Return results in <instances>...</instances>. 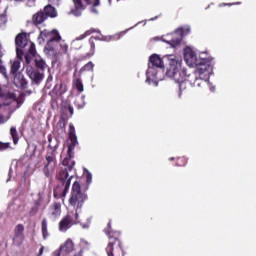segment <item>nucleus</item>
Returning a JSON list of instances; mask_svg holds the SVG:
<instances>
[{"label":"nucleus","instance_id":"nucleus-1","mask_svg":"<svg viewBox=\"0 0 256 256\" xmlns=\"http://www.w3.org/2000/svg\"><path fill=\"white\" fill-rule=\"evenodd\" d=\"M184 59L187 62L190 61L191 65H195L197 69L188 74L187 69H183L182 73L185 75V80L179 83L180 93H183L187 89V85L191 87H203L205 81L209 79V75L213 73V65L209 58H198L193 52L186 53Z\"/></svg>","mask_w":256,"mask_h":256},{"label":"nucleus","instance_id":"nucleus-2","mask_svg":"<svg viewBox=\"0 0 256 256\" xmlns=\"http://www.w3.org/2000/svg\"><path fill=\"white\" fill-rule=\"evenodd\" d=\"M87 199V193L81 190V184L75 181L72 185L71 196L69 198V205L75 208V212H68L62 217L58 224V231L60 233H67L71 227L81 223V220H79V211L83 209V205H85Z\"/></svg>","mask_w":256,"mask_h":256},{"label":"nucleus","instance_id":"nucleus-3","mask_svg":"<svg viewBox=\"0 0 256 256\" xmlns=\"http://www.w3.org/2000/svg\"><path fill=\"white\" fill-rule=\"evenodd\" d=\"M106 233L109 235V243L106 247L107 256H123V247L118 237L111 236V220L107 224Z\"/></svg>","mask_w":256,"mask_h":256},{"label":"nucleus","instance_id":"nucleus-4","mask_svg":"<svg viewBox=\"0 0 256 256\" xmlns=\"http://www.w3.org/2000/svg\"><path fill=\"white\" fill-rule=\"evenodd\" d=\"M163 59L157 54H153L149 57L148 69L146 74L148 77H157L155 69H163Z\"/></svg>","mask_w":256,"mask_h":256},{"label":"nucleus","instance_id":"nucleus-5","mask_svg":"<svg viewBox=\"0 0 256 256\" xmlns=\"http://www.w3.org/2000/svg\"><path fill=\"white\" fill-rule=\"evenodd\" d=\"M15 45H16V55L18 59H23V55H25V47L29 45V39L27 38V32H22L16 35L15 37Z\"/></svg>","mask_w":256,"mask_h":256},{"label":"nucleus","instance_id":"nucleus-6","mask_svg":"<svg viewBox=\"0 0 256 256\" xmlns=\"http://www.w3.org/2000/svg\"><path fill=\"white\" fill-rule=\"evenodd\" d=\"M168 61L169 67L166 71V75L167 77H170L171 79H175L177 81V79H179L177 75L179 71H181V61L177 60L173 55H170L168 57Z\"/></svg>","mask_w":256,"mask_h":256},{"label":"nucleus","instance_id":"nucleus-7","mask_svg":"<svg viewBox=\"0 0 256 256\" xmlns=\"http://www.w3.org/2000/svg\"><path fill=\"white\" fill-rule=\"evenodd\" d=\"M26 73H27L28 77L31 79L32 83H34V85H40L41 81H43V79H45L44 72H41L31 66L27 67Z\"/></svg>","mask_w":256,"mask_h":256},{"label":"nucleus","instance_id":"nucleus-8","mask_svg":"<svg viewBox=\"0 0 256 256\" xmlns=\"http://www.w3.org/2000/svg\"><path fill=\"white\" fill-rule=\"evenodd\" d=\"M47 164L44 166L43 173L45 177L48 179L53 177V172L55 171V167L57 165V161L53 154L46 156Z\"/></svg>","mask_w":256,"mask_h":256},{"label":"nucleus","instance_id":"nucleus-9","mask_svg":"<svg viewBox=\"0 0 256 256\" xmlns=\"http://www.w3.org/2000/svg\"><path fill=\"white\" fill-rule=\"evenodd\" d=\"M25 232V226L23 224H17L14 228V236L12 238V241L14 245H17V247L23 245V241L25 239V236L23 233Z\"/></svg>","mask_w":256,"mask_h":256},{"label":"nucleus","instance_id":"nucleus-10","mask_svg":"<svg viewBox=\"0 0 256 256\" xmlns=\"http://www.w3.org/2000/svg\"><path fill=\"white\" fill-rule=\"evenodd\" d=\"M59 41H61V34H59L57 29H53L45 46L46 51L54 53L55 48L53 47V43H59Z\"/></svg>","mask_w":256,"mask_h":256},{"label":"nucleus","instance_id":"nucleus-11","mask_svg":"<svg viewBox=\"0 0 256 256\" xmlns=\"http://www.w3.org/2000/svg\"><path fill=\"white\" fill-rule=\"evenodd\" d=\"M71 186L69 185V182H66L65 184H61L54 188L53 195L55 199H63L67 196V193H69V188Z\"/></svg>","mask_w":256,"mask_h":256},{"label":"nucleus","instance_id":"nucleus-12","mask_svg":"<svg viewBox=\"0 0 256 256\" xmlns=\"http://www.w3.org/2000/svg\"><path fill=\"white\" fill-rule=\"evenodd\" d=\"M72 3L74 8L71 9L70 14L74 15V17H81L87 6L83 3V0H72Z\"/></svg>","mask_w":256,"mask_h":256},{"label":"nucleus","instance_id":"nucleus-13","mask_svg":"<svg viewBox=\"0 0 256 256\" xmlns=\"http://www.w3.org/2000/svg\"><path fill=\"white\" fill-rule=\"evenodd\" d=\"M65 93H67V85L60 82L54 86L49 95H51L52 99H59V97L65 95Z\"/></svg>","mask_w":256,"mask_h":256},{"label":"nucleus","instance_id":"nucleus-14","mask_svg":"<svg viewBox=\"0 0 256 256\" xmlns=\"http://www.w3.org/2000/svg\"><path fill=\"white\" fill-rule=\"evenodd\" d=\"M48 216L52 219L61 217V202H53L48 208Z\"/></svg>","mask_w":256,"mask_h":256},{"label":"nucleus","instance_id":"nucleus-15","mask_svg":"<svg viewBox=\"0 0 256 256\" xmlns=\"http://www.w3.org/2000/svg\"><path fill=\"white\" fill-rule=\"evenodd\" d=\"M61 251L64 253L65 256L69 255V253H73L75 251V243L71 238H68L64 244L60 246Z\"/></svg>","mask_w":256,"mask_h":256},{"label":"nucleus","instance_id":"nucleus-16","mask_svg":"<svg viewBox=\"0 0 256 256\" xmlns=\"http://www.w3.org/2000/svg\"><path fill=\"white\" fill-rule=\"evenodd\" d=\"M14 85L18 89H27V80L25 79V76L21 73H18L14 76Z\"/></svg>","mask_w":256,"mask_h":256},{"label":"nucleus","instance_id":"nucleus-17","mask_svg":"<svg viewBox=\"0 0 256 256\" xmlns=\"http://www.w3.org/2000/svg\"><path fill=\"white\" fill-rule=\"evenodd\" d=\"M71 179H73V176L69 177V170L67 168L60 170L58 174V180L61 184L65 185V183H69L71 186Z\"/></svg>","mask_w":256,"mask_h":256},{"label":"nucleus","instance_id":"nucleus-18","mask_svg":"<svg viewBox=\"0 0 256 256\" xmlns=\"http://www.w3.org/2000/svg\"><path fill=\"white\" fill-rule=\"evenodd\" d=\"M47 21V15L43 10L38 11L32 16V23L35 25H41L42 23H45Z\"/></svg>","mask_w":256,"mask_h":256},{"label":"nucleus","instance_id":"nucleus-19","mask_svg":"<svg viewBox=\"0 0 256 256\" xmlns=\"http://www.w3.org/2000/svg\"><path fill=\"white\" fill-rule=\"evenodd\" d=\"M2 105L4 107H9L13 101H16V96L15 93L13 92H8L3 96V99L0 100Z\"/></svg>","mask_w":256,"mask_h":256},{"label":"nucleus","instance_id":"nucleus-20","mask_svg":"<svg viewBox=\"0 0 256 256\" xmlns=\"http://www.w3.org/2000/svg\"><path fill=\"white\" fill-rule=\"evenodd\" d=\"M42 11L44 12V15H46L47 19H49V17L51 19H55V17H57V9L51 4L46 5Z\"/></svg>","mask_w":256,"mask_h":256},{"label":"nucleus","instance_id":"nucleus-21","mask_svg":"<svg viewBox=\"0 0 256 256\" xmlns=\"http://www.w3.org/2000/svg\"><path fill=\"white\" fill-rule=\"evenodd\" d=\"M37 71H40L42 73H45V69H47V63H45V60L41 58L35 59V68Z\"/></svg>","mask_w":256,"mask_h":256},{"label":"nucleus","instance_id":"nucleus-22","mask_svg":"<svg viewBox=\"0 0 256 256\" xmlns=\"http://www.w3.org/2000/svg\"><path fill=\"white\" fill-rule=\"evenodd\" d=\"M21 61H23V58L22 59L18 58V60H14L12 62L11 69H10L11 75H14V76L17 75V71H19V69H21Z\"/></svg>","mask_w":256,"mask_h":256},{"label":"nucleus","instance_id":"nucleus-23","mask_svg":"<svg viewBox=\"0 0 256 256\" xmlns=\"http://www.w3.org/2000/svg\"><path fill=\"white\" fill-rule=\"evenodd\" d=\"M85 5H90L92 7V13H99L95 7H99L101 5V0H84Z\"/></svg>","mask_w":256,"mask_h":256},{"label":"nucleus","instance_id":"nucleus-24","mask_svg":"<svg viewBox=\"0 0 256 256\" xmlns=\"http://www.w3.org/2000/svg\"><path fill=\"white\" fill-rule=\"evenodd\" d=\"M62 165H64L68 171H72L73 167H75V161H73L72 158L66 157L62 161Z\"/></svg>","mask_w":256,"mask_h":256},{"label":"nucleus","instance_id":"nucleus-25","mask_svg":"<svg viewBox=\"0 0 256 256\" xmlns=\"http://www.w3.org/2000/svg\"><path fill=\"white\" fill-rule=\"evenodd\" d=\"M41 231H42V237L44 240L49 237V229L47 228V219L44 218L41 222Z\"/></svg>","mask_w":256,"mask_h":256},{"label":"nucleus","instance_id":"nucleus-26","mask_svg":"<svg viewBox=\"0 0 256 256\" xmlns=\"http://www.w3.org/2000/svg\"><path fill=\"white\" fill-rule=\"evenodd\" d=\"M68 135H69L70 142L78 143L77 134H75V126H73V124L69 125Z\"/></svg>","mask_w":256,"mask_h":256},{"label":"nucleus","instance_id":"nucleus-27","mask_svg":"<svg viewBox=\"0 0 256 256\" xmlns=\"http://www.w3.org/2000/svg\"><path fill=\"white\" fill-rule=\"evenodd\" d=\"M79 142H70V144L68 145V150H67V155L68 158L73 159V157H75V147H77Z\"/></svg>","mask_w":256,"mask_h":256},{"label":"nucleus","instance_id":"nucleus-28","mask_svg":"<svg viewBox=\"0 0 256 256\" xmlns=\"http://www.w3.org/2000/svg\"><path fill=\"white\" fill-rule=\"evenodd\" d=\"M74 87L78 93H83V91H85V86L83 85V80H81V78H76L74 80Z\"/></svg>","mask_w":256,"mask_h":256},{"label":"nucleus","instance_id":"nucleus-29","mask_svg":"<svg viewBox=\"0 0 256 256\" xmlns=\"http://www.w3.org/2000/svg\"><path fill=\"white\" fill-rule=\"evenodd\" d=\"M10 135L13 139L14 145H17V143H19V133L17 132V128L15 126L10 128Z\"/></svg>","mask_w":256,"mask_h":256},{"label":"nucleus","instance_id":"nucleus-30","mask_svg":"<svg viewBox=\"0 0 256 256\" xmlns=\"http://www.w3.org/2000/svg\"><path fill=\"white\" fill-rule=\"evenodd\" d=\"M90 50L86 53V57H93L95 55V38L89 39Z\"/></svg>","mask_w":256,"mask_h":256},{"label":"nucleus","instance_id":"nucleus-31","mask_svg":"<svg viewBox=\"0 0 256 256\" xmlns=\"http://www.w3.org/2000/svg\"><path fill=\"white\" fill-rule=\"evenodd\" d=\"M39 207H41V202L37 200L35 201L34 206L29 211L30 217H35V215L39 213Z\"/></svg>","mask_w":256,"mask_h":256},{"label":"nucleus","instance_id":"nucleus-32","mask_svg":"<svg viewBox=\"0 0 256 256\" xmlns=\"http://www.w3.org/2000/svg\"><path fill=\"white\" fill-rule=\"evenodd\" d=\"M93 33H97V30L95 28H90L89 30H86L83 34H81L79 37H77V41H83L85 37H89L90 35H93Z\"/></svg>","mask_w":256,"mask_h":256},{"label":"nucleus","instance_id":"nucleus-33","mask_svg":"<svg viewBox=\"0 0 256 256\" xmlns=\"http://www.w3.org/2000/svg\"><path fill=\"white\" fill-rule=\"evenodd\" d=\"M166 43L171 47H177L181 45V38H172L170 40H167Z\"/></svg>","mask_w":256,"mask_h":256},{"label":"nucleus","instance_id":"nucleus-34","mask_svg":"<svg viewBox=\"0 0 256 256\" xmlns=\"http://www.w3.org/2000/svg\"><path fill=\"white\" fill-rule=\"evenodd\" d=\"M93 67H95V64L90 61L80 69V73H85V71H93Z\"/></svg>","mask_w":256,"mask_h":256},{"label":"nucleus","instance_id":"nucleus-35","mask_svg":"<svg viewBox=\"0 0 256 256\" xmlns=\"http://www.w3.org/2000/svg\"><path fill=\"white\" fill-rule=\"evenodd\" d=\"M176 165L177 167H185L187 165V158L185 157H178L176 159Z\"/></svg>","mask_w":256,"mask_h":256},{"label":"nucleus","instance_id":"nucleus-36","mask_svg":"<svg viewBox=\"0 0 256 256\" xmlns=\"http://www.w3.org/2000/svg\"><path fill=\"white\" fill-rule=\"evenodd\" d=\"M85 179H86V190L89 189V185H91V182L93 181V175L91 174V172H89V170H86V174H85Z\"/></svg>","mask_w":256,"mask_h":256},{"label":"nucleus","instance_id":"nucleus-37","mask_svg":"<svg viewBox=\"0 0 256 256\" xmlns=\"http://www.w3.org/2000/svg\"><path fill=\"white\" fill-rule=\"evenodd\" d=\"M39 37H40V39H43V40H45V39H50V37H51V31H49V30H47V29L42 30V31L40 32V34H39Z\"/></svg>","mask_w":256,"mask_h":256},{"label":"nucleus","instance_id":"nucleus-38","mask_svg":"<svg viewBox=\"0 0 256 256\" xmlns=\"http://www.w3.org/2000/svg\"><path fill=\"white\" fill-rule=\"evenodd\" d=\"M29 48H28V54L31 55V57H35L37 55V50L35 49V43L29 42Z\"/></svg>","mask_w":256,"mask_h":256},{"label":"nucleus","instance_id":"nucleus-39","mask_svg":"<svg viewBox=\"0 0 256 256\" xmlns=\"http://www.w3.org/2000/svg\"><path fill=\"white\" fill-rule=\"evenodd\" d=\"M77 109H83L85 107V97L79 98L75 101Z\"/></svg>","mask_w":256,"mask_h":256},{"label":"nucleus","instance_id":"nucleus-40","mask_svg":"<svg viewBox=\"0 0 256 256\" xmlns=\"http://www.w3.org/2000/svg\"><path fill=\"white\" fill-rule=\"evenodd\" d=\"M11 147V144L9 142H0V151H7Z\"/></svg>","mask_w":256,"mask_h":256},{"label":"nucleus","instance_id":"nucleus-41","mask_svg":"<svg viewBox=\"0 0 256 256\" xmlns=\"http://www.w3.org/2000/svg\"><path fill=\"white\" fill-rule=\"evenodd\" d=\"M60 50L63 52V53H67V51H69V46L65 43H62L60 44Z\"/></svg>","mask_w":256,"mask_h":256},{"label":"nucleus","instance_id":"nucleus-42","mask_svg":"<svg viewBox=\"0 0 256 256\" xmlns=\"http://www.w3.org/2000/svg\"><path fill=\"white\" fill-rule=\"evenodd\" d=\"M179 31H180L181 35H187L191 31V28H189V27L180 28Z\"/></svg>","mask_w":256,"mask_h":256},{"label":"nucleus","instance_id":"nucleus-43","mask_svg":"<svg viewBox=\"0 0 256 256\" xmlns=\"http://www.w3.org/2000/svg\"><path fill=\"white\" fill-rule=\"evenodd\" d=\"M52 256H65V253L61 251V248H59L52 253Z\"/></svg>","mask_w":256,"mask_h":256},{"label":"nucleus","instance_id":"nucleus-44","mask_svg":"<svg viewBox=\"0 0 256 256\" xmlns=\"http://www.w3.org/2000/svg\"><path fill=\"white\" fill-rule=\"evenodd\" d=\"M231 5H241V2H236V3H232V4H226V3H222L219 5V7H231Z\"/></svg>","mask_w":256,"mask_h":256},{"label":"nucleus","instance_id":"nucleus-45","mask_svg":"<svg viewBox=\"0 0 256 256\" xmlns=\"http://www.w3.org/2000/svg\"><path fill=\"white\" fill-rule=\"evenodd\" d=\"M24 57H25L26 64L29 65V63H31V57L33 56H31V54H26Z\"/></svg>","mask_w":256,"mask_h":256},{"label":"nucleus","instance_id":"nucleus-46","mask_svg":"<svg viewBox=\"0 0 256 256\" xmlns=\"http://www.w3.org/2000/svg\"><path fill=\"white\" fill-rule=\"evenodd\" d=\"M83 253H85V249L81 248L78 252L74 254V256H83Z\"/></svg>","mask_w":256,"mask_h":256},{"label":"nucleus","instance_id":"nucleus-47","mask_svg":"<svg viewBox=\"0 0 256 256\" xmlns=\"http://www.w3.org/2000/svg\"><path fill=\"white\" fill-rule=\"evenodd\" d=\"M7 119L5 118V116H3V114H0V125H3V123H6Z\"/></svg>","mask_w":256,"mask_h":256},{"label":"nucleus","instance_id":"nucleus-48","mask_svg":"<svg viewBox=\"0 0 256 256\" xmlns=\"http://www.w3.org/2000/svg\"><path fill=\"white\" fill-rule=\"evenodd\" d=\"M4 55H5V50L3 49V46L0 43V59L3 58Z\"/></svg>","mask_w":256,"mask_h":256},{"label":"nucleus","instance_id":"nucleus-49","mask_svg":"<svg viewBox=\"0 0 256 256\" xmlns=\"http://www.w3.org/2000/svg\"><path fill=\"white\" fill-rule=\"evenodd\" d=\"M68 111L70 113V117H73L74 110H73V106H71V104L68 105Z\"/></svg>","mask_w":256,"mask_h":256},{"label":"nucleus","instance_id":"nucleus-50","mask_svg":"<svg viewBox=\"0 0 256 256\" xmlns=\"http://www.w3.org/2000/svg\"><path fill=\"white\" fill-rule=\"evenodd\" d=\"M44 251H45V246H41L37 256H43Z\"/></svg>","mask_w":256,"mask_h":256},{"label":"nucleus","instance_id":"nucleus-51","mask_svg":"<svg viewBox=\"0 0 256 256\" xmlns=\"http://www.w3.org/2000/svg\"><path fill=\"white\" fill-rule=\"evenodd\" d=\"M32 93H33V91L26 90V91H24V93L22 95H31Z\"/></svg>","mask_w":256,"mask_h":256},{"label":"nucleus","instance_id":"nucleus-52","mask_svg":"<svg viewBox=\"0 0 256 256\" xmlns=\"http://www.w3.org/2000/svg\"><path fill=\"white\" fill-rule=\"evenodd\" d=\"M6 95L5 93H3V90L0 89V101L3 99V96Z\"/></svg>","mask_w":256,"mask_h":256},{"label":"nucleus","instance_id":"nucleus-53","mask_svg":"<svg viewBox=\"0 0 256 256\" xmlns=\"http://www.w3.org/2000/svg\"><path fill=\"white\" fill-rule=\"evenodd\" d=\"M170 161H175V158H174V157H171V158H170Z\"/></svg>","mask_w":256,"mask_h":256},{"label":"nucleus","instance_id":"nucleus-54","mask_svg":"<svg viewBox=\"0 0 256 256\" xmlns=\"http://www.w3.org/2000/svg\"><path fill=\"white\" fill-rule=\"evenodd\" d=\"M3 105V103L1 102V100H0V109H1V106Z\"/></svg>","mask_w":256,"mask_h":256},{"label":"nucleus","instance_id":"nucleus-55","mask_svg":"<svg viewBox=\"0 0 256 256\" xmlns=\"http://www.w3.org/2000/svg\"><path fill=\"white\" fill-rule=\"evenodd\" d=\"M109 5H111V0H108Z\"/></svg>","mask_w":256,"mask_h":256},{"label":"nucleus","instance_id":"nucleus-56","mask_svg":"<svg viewBox=\"0 0 256 256\" xmlns=\"http://www.w3.org/2000/svg\"><path fill=\"white\" fill-rule=\"evenodd\" d=\"M15 1H23V0H15Z\"/></svg>","mask_w":256,"mask_h":256}]
</instances>
